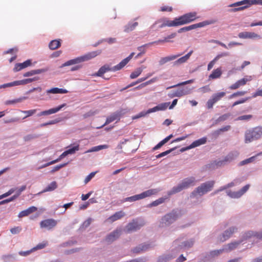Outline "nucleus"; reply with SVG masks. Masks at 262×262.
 Masks as SVG:
<instances>
[{
  "instance_id": "nucleus-1",
  "label": "nucleus",
  "mask_w": 262,
  "mask_h": 262,
  "mask_svg": "<svg viewBox=\"0 0 262 262\" xmlns=\"http://www.w3.org/2000/svg\"><path fill=\"white\" fill-rule=\"evenodd\" d=\"M183 215V211L179 208L172 209L162 216L159 221V227L166 228L170 227Z\"/></svg>"
},
{
  "instance_id": "nucleus-2",
  "label": "nucleus",
  "mask_w": 262,
  "mask_h": 262,
  "mask_svg": "<svg viewBox=\"0 0 262 262\" xmlns=\"http://www.w3.org/2000/svg\"><path fill=\"white\" fill-rule=\"evenodd\" d=\"M135 55L134 52H132L126 58L123 59L120 63L118 64L113 67H110L108 64H105L103 66L101 67L97 73H96L95 75L99 77L102 76L103 74L108 71H112L116 72L117 71H119L123 69L132 59L133 56Z\"/></svg>"
},
{
  "instance_id": "nucleus-3",
  "label": "nucleus",
  "mask_w": 262,
  "mask_h": 262,
  "mask_svg": "<svg viewBox=\"0 0 262 262\" xmlns=\"http://www.w3.org/2000/svg\"><path fill=\"white\" fill-rule=\"evenodd\" d=\"M197 181L193 177L186 178L183 179L182 182L178 185L174 186L168 192L169 195H171L179 192L184 189H187L195 185Z\"/></svg>"
},
{
  "instance_id": "nucleus-4",
  "label": "nucleus",
  "mask_w": 262,
  "mask_h": 262,
  "mask_svg": "<svg viewBox=\"0 0 262 262\" xmlns=\"http://www.w3.org/2000/svg\"><path fill=\"white\" fill-rule=\"evenodd\" d=\"M214 184V181H208L202 183L199 186L195 188L191 193L190 197L194 198L197 196H203L212 189Z\"/></svg>"
},
{
  "instance_id": "nucleus-5",
  "label": "nucleus",
  "mask_w": 262,
  "mask_h": 262,
  "mask_svg": "<svg viewBox=\"0 0 262 262\" xmlns=\"http://www.w3.org/2000/svg\"><path fill=\"white\" fill-rule=\"evenodd\" d=\"M101 51H93L92 52H90L85 55H84L83 56L78 57L76 58L71 59L70 60H68V61L66 62L63 64H62L60 68H62L66 66H69L71 65H73L77 63H81L83 61H88L93 58H94L95 57L97 56V55H99L101 53Z\"/></svg>"
},
{
  "instance_id": "nucleus-6",
  "label": "nucleus",
  "mask_w": 262,
  "mask_h": 262,
  "mask_svg": "<svg viewBox=\"0 0 262 262\" xmlns=\"http://www.w3.org/2000/svg\"><path fill=\"white\" fill-rule=\"evenodd\" d=\"M194 242L195 240L192 238L184 241L183 237H179L173 242L172 245L174 247V249L179 253L184 249L192 247Z\"/></svg>"
},
{
  "instance_id": "nucleus-7",
  "label": "nucleus",
  "mask_w": 262,
  "mask_h": 262,
  "mask_svg": "<svg viewBox=\"0 0 262 262\" xmlns=\"http://www.w3.org/2000/svg\"><path fill=\"white\" fill-rule=\"evenodd\" d=\"M262 137V127L257 126L248 130L245 133V142L251 143Z\"/></svg>"
},
{
  "instance_id": "nucleus-8",
  "label": "nucleus",
  "mask_w": 262,
  "mask_h": 262,
  "mask_svg": "<svg viewBox=\"0 0 262 262\" xmlns=\"http://www.w3.org/2000/svg\"><path fill=\"white\" fill-rule=\"evenodd\" d=\"M159 191H160V190L157 188L148 189L140 194L124 198L121 202H135L156 194Z\"/></svg>"
},
{
  "instance_id": "nucleus-9",
  "label": "nucleus",
  "mask_w": 262,
  "mask_h": 262,
  "mask_svg": "<svg viewBox=\"0 0 262 262\" xmlns=\"http://www.w3.org/2000/svg\"><path fill=\"white\" fill-rule=\"evenodd\" d=\"M145 225L143 220L136 219L129 223L125 227V230L127 233L136 232L141 228Z\"/></svg>"
},
{
  "instance_id": "nucleus-10",
  "label": "nucleus",
  "mask_w": 262,
  "mask_h": 262,
  "mask_svg": "<svg viewBox=\"0 0 262 262\" xmlns=\"http://www.w3.org/2000/svg\"><path fill=\"white\" fill-rule=\"evenodd\" d=\"M174 247L172 244L171 250L169 252L163 254L158 257V262H168L169 260L174 258L178 254Z\"/></svg>"
},
{
  "instance_id": "nucleus-11",
  "label": "nucleus",
  "mask_w": 262,
  "mask_h": 262,
  "mask_svg": "<svg viewBox=\"0 0 262 262\" xmlns=\"http://www.w3.org/2000/svg\"><path fill=\"white\" fill-rule=\"evenodd\" d=\"M196 13L195 12L186 13L177 18L178 25H183L194 21L196 19Z\"/></svg>"
},
{
  "instance_id": "nucleus-12",
  "label": "nucleus",
  "mask_w": 262,
  "mask_h": 262,
  "mask_svg": "<svg viewBox=\"0 0 262 262\" xmlns=\"http://www.w3.org/2000/svg\"><path fill=\"white\" fill-rule=\"evenodd\" d=\"M249 187L250 185L247 184L237 191H232L231 190H228L226 191V194L232 199H239L248 191Z\"/></svg>"
},
{
  "instance_id": "nucleus-13",
  "label": "nucleus",
  "mask_w": 262,
  "mask_h": 262,
  "mask_svg": "<svg viewBox=\"0 0 262 262\" xmlns=\"http://www.w3.org/2000/svg\"><path fill=\"white\" fill-rule=\"evenodd\" d=\"M226 93L224 92H219L213 94L211 97L208 100L206 103L207 107L208 109L212 108L213 105L224 97Z\"/></svg>"
},
{
  "instance_id": "nucleus-14",
  "label": "nucleus",
  "mask_w": 262,
  "mask_h": 262,
  "mask_svg": "<svg viewBox=\"0 0 262 262\" xmlns=\"http://www.w3.org/2000/svg\"><path fill=\"white\" fill-rule=\"evenodd\" d=\"M238 228L236 226H232L226 230L219 237L220 242H223L228 239L234 233L237 231Z\"/></svg>"
},
{
  "instance_id": "nucleus-15",
  "label": "nucleus",
  "mask_w": 262,
  "mask_h": 262,
  "mask_svg": "<svg viewBox=\"0 0 262 262\" xmlns=\"http://www.w3.org/2000/svg\"><path fill=\"white\" fill-rule=\"evenodd\" d=\"M57 224V221L53 219H46L40 223L41 228H45L48 230H52Z\"/></svg>"
},
{
  "instance_id": "nucleus-16",
  "label": "nucleus",
  "mask_w": 262,
  "mask_h": 262,
  "mask_svg": "<svg viewBox=\"0 0 262 262\" xmlns=\"http://www.w3.org/2000/svg\"><path fill=\"white\" fill-rule=\"evenodd\" d=\"M239 155V152L237 151H231L228 155H227L224 159L222 161H220L217 162L219 166L224 165L226 162H230L232 161L235 160Z\"/></svg>"
},
{
  "instance_id": "nucleus-17",
  "label": "nucleus",
  "mask_w": 262,
  "mask_h": 262,
  "mask_svg": "<svg viewBox=\"0 0 262 262\" xmlns=\"http://www.w3.org/2000/svg\"><path fill=\"white\" fill-rule=\"evenodd\" d=\"M242 5H262V0H243L232 4L229 7L238 6Z\"/></svg>"
},
{
  "instance_id": "nucleus-18",
  "label": "nucleus",
  "mask_w": 262,
  "mask_h": 262,
  "mask_svg": "<svg viewBox=\"0 0 262 262\" xmlns=\"http://www.w3.org/2000/svg\"><path fill=\"white\" fill-rule=\"evenodd\" d=\"M161 22H163V24H166V25H165V27L166 26L172 27V26H179L177 18H176L173 21L169 20L166 18H163L162 19H160L156 21H155V23L151 26V28H154L156 25H157Z\"/></svg>"
},
{
  "instance_id": "nucleus-19",
  "label": "nucleus",
  "mask_w": 262,
  "mask_h": 262,
  "mask_svg": "<svg viewBox=\"0 0 262 262\" xmlns=\"http://www.w3.org/2000/svg\"><path fill=\"white\" fill-rule=\"evenodd\" d=\"M121 230L117 229L111 232L105 238V241L108 243H112L116 240L121 235Z\"/></svg>"
},
{
  "instance_id": "nucleus-20",
  "label": "nucleus",
  "mask_w": 262,
  "mask_h": 262,
  "mask_svg": "<svg viewBox=\"0 0 262 262\" xmlns=\"http://www.w3.org/2000/svg\"><path fill=\"white\" fill-rule=\"evenodd\" d=\"M122 115L121 112H116L112 114L110 116L107 118L104 124L99 127H97L96 128L99 129L102 128L105 125L108 124L109 123L113 122L115 120H120V118L121 115Z\"/></svg>"
},
{
  "instance_id": "nucleus-21",
  "label": "nucleus",
  "mask_w": 262,
  "mask_h": 262,
  "mask_svg": "<svg viewBox=\"0 0 262 262\" xmlns=\"http://www.w3.org/2000/svg\"><path fill=\"white\" fill-rule=\"evenodd\" d=\"M238 37L243 39L249 38L260 39L261 38V37L259 35L252 32H241L238 34Z\"/></svg>"
},
{
  "instance_id": "nucleus-22",
  "label": "nucleus",
  "mask_w": 262,
  "mask_h": 262,
  "mask_svg": "<svg viewBox=\"0 0 262 262\" xmlns=\"http://www.w3.org/2000/svg\"><path fill=\"white\" fill-rule=\"evenodd\" d=\"M253 237H256V231L253 230H249L241 234L239 240L242 243L246 242L247 241Z\"/></svg>"
},
{
  "instance_id": "nucleus-23",
  "label": "nucleus",
  "mask_w": 262,
  "mask_h": 262,
  "mask_svg": "<svg viewBox=\"0 0 262 262\" xmlns=\"http://www.w3.org/2000/svg\"><path fill=\"white\" fill-rule=\"evenodd\" d=\"M66 104L63 103L56 107L52 108L48 110L41 112L40 113L37 114V116L39 117L41 116H47L52 114L56 113L61 110L64 106H66Z\"/></svg>"
},
{
  "instance_id": "nucleus-24",
  "label": "nucleus",
  "mask_w": 262,
  "mask_h": 262,
  "mask_svg": "<svg viewBox=\"0 0 262 262\" xmlns=\"http://www.w3.org/2000/svg\"><path fill=\"white\" fill-rule=\"evenodd\" d=\"M181 55H182V54L171 55L170 56L162 57L160 58V60L159 61V66H162L168 62L175 60L178 57L180 56Z\"/></svg>"
},
{
  "instance_id": "nucleus-25",
  "label": "nucleus",
  "mask_w": 262,
  "mask_h": 262,
  "mask_svg": "<svg viewBox=\"0 0 262 262\" xmlns=\"http://www.w3.org/2000/svg\"><path fill=\"white\" fill-rule=\"evenodd\" d=\"M193 53V51H190L189 53H188L185 56L180 57L177 60L174 61L173 62V66H179L181 64L186 62L190 58V56Z\"/></svg>"
},
{
  "instance_id": "nucleus-26",
  "label": "nucleus",
  "mask_w": 262,
  "mask_h": 262,
  "mask_svg": "<svg viewBox=\"0 0 262 262\" xmlns=\"http://www.w3.org/2000/svg\"><path fill=\"white\" fill-rule=\"evenodd\" d=\"M251 80V77L249 76V78H244L239 80H238L235 83L232 84L230 86V89L231 90H235L238 89L239 86L242 85H244L246 84V82L248 81H250Z\"/></svg>"
},
{
  "instance_id": "nucleus-27",
  "label": "nucleus",
  "mask_w": 262,
  "mask_h": 262,
  "mask_svg": "<svg viewBox=\"0 0 262 262\" xmlns=\"http://www.w3.org/2000/svg\"><path fill=\"white\" fill-rule=\"evenodd\" d=\"M49 70L48 68H42L40 69L32 70L30 71L25 73L23 74L24 77H30L36 74H40L47 72Z\"/></svg>"
},
{
  "instance_id": "nucleus-28",
  "label": "nucleus",
  "mask_w": 262,
  "mask_h": 262,
  "mask_svg": "<svg viewBox=\"0 0 262 262\" xmlns=\"http://www.w3.org/2000/svg\"><path fill=\"white\" fill-rule=\"evenodd\" d=\"M31 60L28 59L23 63H18L15 64V67L13 69L14 72H18L23 69H25L31 65Z\"/></svg>"
},
{
  "instance_id": "nucleus-29",
  "label": "nucleus",
  "mask_w": 262,
  "mask_h": 262,
  "mask_svg": "<svg viewBox=\"0 0 262 262\" xmlns=\"http://www.w3.org/2000/svg\"><path fill=\"white\" fill-rule=\"evenodd\" d=\"M242 243L241 241L239 239L237 241H234L224 246L225 252L231 251L236 249L239 245Z\"/></svg>"
},
{
  "instance_id": "nucleus-30",
  "label": "nucleus",
  "mask_w": 262,
  "mask_h": 262,
  "mask_svg": "<svg viewBox=\"0 0 262 262\" xmlns=\"http://www.w3.org/2000/svg\"><path fill=\"white\" fill-rule=\"evenodd\" d=\"M37 208L36 207L31 206L28 208V209L20 212L18 215V217L19 218H21L23 217L28 216L30 214L37 211Z\"/></svg>"
},
{
  "instance_id": "nucleus-31",
  "label": "nucleus",
  "mask_w": 262,
  "mask_h": 262,
  "mask_svg": "<svg viewBox=\"0 0 262 262\" xmlns=\"http://www.w3.org/2000/svg\"><path fill=\"white\" fill-rule=\"evenodd\" d=\"M125 216V213L122 211H120L116 212L113 215H111L108 218V220L111 222H114L118 220Z\"/></svg>"
},
{
  "instance_id": "nucleus-32",
  "label": "nucleus",
  "mask_w": 262,
  "mask_h": 262,
  "mask_svg": "<svg viewBox=\"0 0 262 262\" xmlns=\"http://www.w3.org/2000/svg\"><path fill=\"white\" fill-rule=\"evenodd\" d=\"M170 102H165L161 103L153 108H150L149 112H152L153 113L159 111H164L169 105Z\"/></svg>"
},
{
  "instance_id": "nucleus-33",
  "label": "nucleus",
  "mask_w": 262,
  "mask_h": 262,
  "mask_svg": "<svg viewBox=\"0 0 262 262\" xmlns=\"http://www.w3.org/2000/svg\"><path fill=\"white\" fill-rule=\"evenodd\" d=\"M138 26V23L129 21L124 27V32L128 33L133 31Z\"/></svg>"
},
{
  "instance_id": "nucleus-34",
  "label": "nucleus",
  "mask_w": 262,
  "mask_h": 262,
  "mask_svg": "<svg viewBox=\"0 0 262 262\" xmlns=\"http://www.w3.org/2000/svg\"><path fill=\"white\" fill-rule=\"evenodd\" d=\"M46 93L47 94H66L68 93V91L67 90L63 89L53 88L47 90Z\"/></svg>"
},
{
  "instance_id": "nucleus-35",
  "label": "nucleus",
  "mask_w": 262,
  "mask_h": 262,
  "mask_svg": "<svg viewBox=\"0 0 262 262\" xmlns=\"http://www.w3.org/2000/svg\"><path fill=\"white\" fill-rule=\"evenodd\" d=\"M57 187V183L55 181L52 182L49 184L42 191L38 193V194L48 191H52L56 189Z\"/></svg>"
},
{
  "instance_id": "nucleus-36",
  "label": "nucleus",
  "mask_w": 262,
  "mask_h": 262,
  "mask_svg": "<svg viewBox=\"0 0 262 262\" xmlns=\"http://www.w3.org/2000/svg\"><path fill=\"white\" fill-rule=\"evenodd\" d=\"M109 147L108 145L104 144V145H100L98 146H94L92 147L91 149L88 150L85 152V153L92 152H96L100 150L107 149Z\"/></svg>"
},
{
  "instance_id": "nucleus-37",
  "label": "nucleus",
  "mask_w": 262,
  "mask_h": 262,
  "mask_svg": "<svg viewBox=\"0 0 262 262\" xmlns=\"http://www.w3.org/2000/svg\"><path fill=\"white\" fill-rule=\"evenodd\" d=\"M206 142H207V138L206 137H203L202 138L199 139L193 142L190 144V146L191 147V148H193L198 147L200 145L205 144L206 143Z\"/></svg>"
},
{
  "instance_id": "nucleus-38",
  "label": "nucleus",
  "mask_w": 262,
  "mask_h": 262,
  "mask_svg": "<svg viewBox=\"0 0 262 262\" xmlns=\"http://www.w3.org/2000/svg\"><path fill=\"white\" fill-rule=\"evenodd\" d=\"M193 88L189 86L183 87L178 89L181 97L190 94Z\"/></svg>"
},
{
  "instance_id": "nucleus-39",
  "label": "nucleus",
  "mask_w": 262,
  "mask_h": 262,
  "mask_svg": "<svg viewBox=\"0 0 262 262\" xmlns=\"http://www.w3.org/2000/svg\"><path fill=\"white\" fill-rule=\"evenodd\" d=\"M61 46L60 40H53L49 44V48L52 50H56Z\"/></svg>"
},
{
  "instance_id": "nucleus-40",
  "label": "nucleus",
  "mask_w": 262,
  "mask_h": 262,
  "mask_svg": "<svg viewBox=\"0 0 262 262\" xmlns=\"http://www.w3.org/2000/svg\"><path fill=\"white\" fill-rule=\"evenodd\" d=\"M222 72L221 71V69L220 68H217L212 71V73L209 75V78L210 79L218 78L220 77V76L222 75Z\"/></svg>"
},
{
  "instance_id": "nucleus-41",
  "label": "nucleus",
  "mask_w": 262,
  "mask_h": 262,
  "mask_svg": "<svg viewBox=\"0 0 262 262\" xmlns=\"http://www.w3.org/2000/svg\"><path fill=\"white\" fill-rule=\"evenodd\" d=\"M165 198H160L155 201H153L151 203L147 205V207L151 208L152 207L157 206L164 202Z\"/></svg>"
},
{
  "instance_id": "nucleus-42",
  "label": "nucleus",
  "mask_w": 262,
  "mask_h": 262,
  "mask_svg": "<svg viewBox=\"0 0 262 262\" xmlns=\"http://www.w3.org/2000/svg\"><path fill=\"white\" fill-rule=\"evenodd\" d=\"M39 78L37 77H35L34 78H27L21 80H18V85H25L28 83H31L33 81H36L38 80Z\"/></svg>"
},
{
  "instance_id": "nucleus-43",
  "label": "nucleus",
  "mask_w": 262,
  "mask_h": 262,
  "mask_svg": "<svg viewBox=\"0 0 262 262\" xmlns=\"http://www.w3.org/2000/svg\"><path fill=\"white\" fill-rule=\"evenodd\" d=\"M67 156V155L66 154L65 152L64 151L59 157L58 159L55 160H53V161H52L48 163H46L45 164V165H43L42 167H47L48 166H49L50 165H52V164H53L54 163H56L59 161H60L62 159L64 158L65 157Z\"/></svg>"
},
{
  "instance_id": "nucleus-44",
  "label": "nucleus",
  "mask_w": 262,
  "mask_h": 262,
  "mask_svg": "<svg viewBox=\"0 0 262 262\" xmlns=\"http://www.w3.org/2000/svg\"><path fill=\"white\" fill-rule=\"evenodd\" d=\"M143 68H138L135 71L132 72L131 74L130 75V78L131 79H135L138 77L142 72L143 71Z\"/></svg>"
},
{
  "instance_id": "nucleus-45",
  "label": "nucleus",
  "mask_w": 262,
  "mask_h": 262,
  "mask_svg": "<svg viewBox=\"0 0 262 262\" xmlns=\"http://www.w3.org/2000/svg\"><path fill=\"white\" fill-rule=\"evenodd\" d=\"M214 22L215 21L214 20H206L194 24V25L195 26V29H196L198 28L203 27L205 26L213 24Z\"/></svg>"
},
{
  "instance_id": "nucleus-46",
  "label": "nucleus",
  "mask_w": 262,
  "mask_h": 262,
  "mask_svg": "<svg viewBox=\"0 0 262 262\" xmlns=\"http://www.w3.org/2000/svg\"><path fill=\"white\" fill-rule=\"evenodd\" d=\"M27 98V97H20L17 99H15L14 100H7L5 102V104L6 105H11V104H14L16 103H19L21 102L23 100H25Z\"/></svg>"
},
{
  "instance_id": "nucleus-47",
  "label": "nucleus",
  "mask_w": 262,
  "mask_h": 262,
  "mask_svg": "<svg viewBox=\"0 0 262 262\" xmlns=\"http://www.w3.org/2000/svg\"><path fill=\"white\" fill-rule=\"evenodd\" d=\"M39 137V135L36 134H28L26 136H25L23 138L25 142H29L31 141L34 139H35Z\"/></svg>"
},
{
  "instance_id": "nucleus-48",
  "label": "nucleus",
  "mask_w": 262,
  "mask_h": 262,
  "mask_svg": "<svg viewBox=\"0 0 262 262\" xmlns=\"http://www.w3.org/2000/svg\"><path fill=\"white\" fill-rule=\"evenodd\" d=\"M140 245L143 252L148 251L154 247V245L151 243H144L140 244Z\"/></svg>"
},
{
  "instance_id": "nucleus-49",
  "label": "nucleus",
  "mask_w": 262,
  "mask_h": 262,
  "mask_svg": "<svg viewBox=\"0 0 262 262\" xmlns=\"http://www.w3.org/2000/svg\"><path fill=\"white\" fill-rule=\"evenodd\" d=\"M18 85V81H14L11 82L5 83L2 85H0V89H5L9 87L15 86Z\"/></svg>"
},
{
  "instance_id": "nucleus-50",
  "label": "nucleus",
  "mask_w": 262,
  "mask_h": 262,
  "mask_svg": "<svg viewBox=\"0 0 262 262\" xmlns=\"http://www.w3.org/2000/svg\"><path fill=\"white\" fill-rule=\"evenodd\" d=\"M193 82H194V79H190V80H187V81H184V82L178 83V84H177L176 85H173L170 86L169 87H168L167 88V89H171V88H176V87L180 86H182V85H186V84H187L192 83Z\"/></svg>"
},
{
  "instance_id": "nucleus-51",
  "label": "nucleus",
  "mask_w": 262,
  "mask_h": 262,
  "mask_svg": "<svg viewBox=\"0 0 262 262\" xmlns=\"http://www.w3.org/2000/svg\"><path fill=\"white\" fill-rule=\"evenodd\" d=\"M249 6L250 5H242L238 6L237 7H238L231 9H230V11L232 12H237V11L244 10L245 9L249 7ZM236 7V6H234V7Z\"/></svg>"
},
{
  "instance_id": "nucleus-52",
  "label": "nucleus",
  "mask_w": 262,
  "mask_h": 262,
  "mask_svg": "<svg viewBox=\"0 0 262 262\" xmlns=\"http://www.w3.org/2000/svg\"><path fill=\"white\" fill-rule=\"evenodd\" d=\"M79 149V146L78 145L73 146L72 148H69V149L64 151L67 156L68 155H72L74 154L76 151H78Z\"/></svg>"
},
{
  "instance_id": "nucleus-53",
  "label": "nucleus",
  "mask_w": 262,
  "mask_h": 262,
  "mask_svg": "<svg viewBox=\"0 0 262 262\" xmlns=\"http://www.w3.org/2000/svg\"><path fill=\"white\" fill-rule=\"evenodd\" d=\"M193 29H195V26H194V24L191 25L189 26H186V27H184L183 28H182L180 29L178 31V32L179 33H182L183 32L189 31L193 30Z\"/></svg>"
},
{
  "instance_id": "nucleus-54",
  "label": "nucleus",
  "mask_w": 262,
  "mask_h": 262,
  "mask_svg": "<svg viewBox=\"0 0 262 262\" xmlns=\"http://www.w3.org/2000/svg\"><path fill=\"white\" fill-rule=\"evenodd\" d=\"M223 252H225V250L224 247L222 249H221L219 250H214L211 251L210 252V255L212 257H214V256H217V255L221 254Z\"/></svg>"
},
{
  "instance_id": "nucleus-55",
  "label": "nucleus",
  "mask_w": 262,
  "mask_h": 262,
  "mask_svg": "<svg viewBox=\"0 0 262 262\" xmlns=\"http://www.w3.org/2000/svg\"><path fill=\"white\" fill-rule=\"evenodd\" d=\"M176 148H177V147H175L174 148H172L169 150H167L165 151L162 152L160 153V154L157 155L156 156V157L157 159L161 158L164 157V156L167 155L168 154H170V152H171L172 151H173Z\"/></svg>"
},
{
  "instance_id": "nucleus-56",
  "label": "nucleus",
  "mask_w": 262,
  "mask_h": 262,
  "mask_svg": "<svg viewBox=\"0 0 262 262\" xmlns=\"http://www.w3.org/2000/svg\"><path fill=\"white\" fill-rule=\"evenodd\" d=\"M256 157H257V156L255 155V156L251 157L248 159H245L240 162V165H245V164H248L250 163H252L255 160V159Z\"/></svg>"
},
{
  "instance_id": "nucleus-57",
  "label": "nucleus",
  "mask_w": 262,
  "mask_h": 262,
  "mask_svg": "<svg viewBox=\"0 0 262 262\" xmlns=\"http://www.w3.org/2000/svg\"><path fill=\"white\" fill-rule=\"evenodd\" d=\"M158 80V78L157 77H155V78H152L151 79L144 82V83H143L142 84H141V85H140L139 86L136 88V89H139V88H142V87H144L145 86H146L148 84H150L152 83H154L155 82H156L157 80Z\"/></svg>"
},
{
  "instance_id": "nucleus-58",
  "label": "nucleus",
  "mask_w": 262,
  "mask_h": 262,
  "mask_svg": "<svg viewBox=\"0 0 262 262\" xmlns=\"http://www.w3.org/2000/svg\"><path fill=\"white\" fill-rule=\"evenodd\" d=\"M48 244L47 242H43L41 243H39L38 245H37L35 247L33 248L32 249L33 251L39 250V249H42L46 247V246Z\"/></svg>"
},
{
  "instance_id": "nucleus-59",
  "label": "nucleus",
  "mask_w": 262,
  "mask_h": 262,
  "mask_svg": "<svg viewBox=\"0 0 262 262\" xmlns=\"http://www.w3.org/2000/svg\"><path fill=\"white\" fill-rule=\"evenodd\" d=\"M36 112V110L34 109V110H28V111H21V112L24 114H26V116L24 117V119L28 117H30V116H32L33 115H34Z\"/></svg>"
},
{
  "instance_id": "nucleus-60",
  "label": "nucleus",
  "mask_w": 262,
  "mask_h": 262,
  "mask_svg": "<svg viewBox=\"0 0 262 262\" xmlns=\"http://www.w3.org/2000/svg\"><path fill=\"white\" fill-rule=\"evenodd\" d=\"M252 118L251 115H246L239 116L236 119V120L248 121Z\"/></svg>"
},
{
  "instance_id": "nucleus-61",
  "label": "nucleus",
  "mask_w": 262,
  "mask_h": 262,
  "mask_svg": "<svg viewBox=\"0 0 262 262\" xmlns=\"http://www.w3.org/2000/svg\"><path fill=\"white\" fill-rule=\"evenodd\" d=\"M96 173V171L92 172L91 173H90L88 176H86L84 181V184H86L88 182H89L92 180V179L94 177Z\"/></svg>"
},
{
  "instance_id": "nucleus-62",
  "label": "nucleus",
  "mask_w": 262,
  "mask_h": 262,
  "mask_svg": "<svg viewBox=\"0 0 262 262\" xmlns=\"http://www.w3.org/2000/svg\"><path fill=\"white\" fill-rule=\"evenodd\" d=\"M168 96L170 98H173L174 97H181L180 94L178 90L171 91L168 94Z\"/></svg>"
},
{
  "instance_id": "nucleus-63",
  "label": "nucleus",
  "mask_w": 262,
  "mask_h": 262,
  "mask_svg": "<svg viewBox=\"0 0 262 262\" xmlns=\"http://www.w3.org/2000/svg\"><path fill=\"white\" fill-rule=\"evenodd\" d=\"M239 184V182L237 179H235L231 182L226 184L227 188H231L237 186Z\"/></svg>"
},
{
  "instance_id": "nucleus-64",
  "label": "nucleus",
  "mask_w": 262,
  "mask_h": 262,
  "mask_svg": "<svg viewBox=\"0 0 262 262\" xmlns=\"http://www.w3.org/2000/svg\"><path fill=\"white\" fill-rule=\"evenodd\" d=\"M15 189L14 188L10 189L8 192L0 195V200L9 196L12 193H13L15 191Z\"/></svg>"
}]
</instances>
